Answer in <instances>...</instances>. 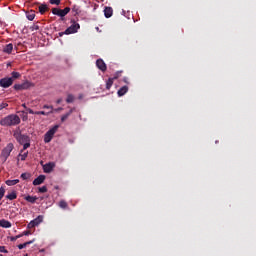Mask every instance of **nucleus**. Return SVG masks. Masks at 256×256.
<instances>
[{
  "instance_id": "nucleus-1",
  "label": "nucleus",
  "mask_w": 256,
  "mask_h": 256,
  "mask_svg": "<svg viewBox=\"0 0 256 256\" xmlns=\"http://www.w3.org/2000/svg\"><path fill=\"white\" fill-rule=\"evenodd\" d=\"M21 124V118L17 114H10L0 120L2 127H13Z\"/></svg>"
},
{
  "instance_id": "nucleus-2",
  "label": "nucleus",
  "mask_w": 256,
  "mask_h": 256,
  "mask_svg": "<svg viewBox=\"0 0 256 256\" xmlns=\"http://www.w3.org/2000/svg\"><path fill=\"white\" fill-rule=\"evenodd\" d=\"M14 150V144L8 143L5 148L1 151L0 159L3 163L7 162L8 158L10 157L12 151Z\"/></svg>"
},
{
  "instance_id": "nucleus-3",
  "label": "nucleus",
  "mask_w": 256,
  "mask_h": 256,
  "mask_svg": "<svg viewBox=\"0 0 256 256\" xmlns=\"http://www.w3.org/2000/svg\"><path fill=\"white\" fill-rule=\"evenodd\" d=\"M58 129H59V125H55L45 133V135H44V143L45 144H49L53 140Z\"/></svg>"
},
{
  "instance_id": "nucleus-4",
  "label": "nucleus",
  "mask_w": 256,
  "mask_h": 256,
  "mask_svg": "<svg viewBox=\"0 0 256 256\" xmlns=\"http://www.w3.org/2000/svg\"><path fill=\"white\" fill-rule=\"evenodd\" d=\"M71 23L72 24L70 25V27H68L64 31L65 35H72L74 33H78L79 29L81 28L80 24L77 23L75 20H72Z\"/></svg>"
},
{
  "instance_id": "nucleus-5",
  "label": "nucleus",
  "mask_w": 256,
  "mask_h": 256,
  "mask_svg": "<svg viewBox=\"0 0 256 256\" xmlns=\"http://www.w3.org/2000/svg\"><path fill=\"white\" fill-rule=\"evenodd\" d=\"M71 11L70 7H65L64 9L60 8H52V14L57 15V17H66L67 14H69Z\"/></svg>"
},
{
  "instance_id": "nucleus-6",
  "label": "nucleus",
  "mask_w": 256,
  "mask_h": 256,
  "mask_svg": "<svg viewBox=\"0 0 256 256\" xmlns=\"http://www.w3.org/2000/svg\"><path fill=\"white\" fill-rule=\"evenodd\" d=\"M14 83V79L10 77H5L0 79V87L3 89L10 88Z\"/></svg>"
},
{
  "instance_id": "nucleus-7",
  "label": "nucleus",
  "mask_w": 256,
  "mask_h": 256,
  "mask_svg": "<svg viewBox=\"0 0 256 256\" xmlns=\"http://www.w3.org/2000/svg\"><path fill=\"white\" fill-rule=\"evenodd\" d=\"M15 139H16V141H17L20 145H23V144H26V143H28V142H31V139H30V137H29L28 135H26V134H21V133L16 134V135H15Z\"/></svg>"
},
{
  "instance_id": "nucleus-8",
  "label": "nucleus",
  "mask_w": 256,
  "mask_h": 256,
  "mask_svg": "<svg viewBox=\"0 0 256 256\" xmlns=\"http://www.w3.org/2000/svg\"><path fill=\"white\" fill-rule=\"evenodd\" d=\"M42 222H43V216L42 215H38L35 219L31 220L28 223L27 228L28 229H33V228L39 226Z\"/></svg>"
},
{
  "instance_id": "nucleus-9",
  "label": "nucleus",
  "mask_w": 256,
  "mask_h": 256,
  "mask_svg": "<svg viewBox=\"0 0 256 256\" xmlns=\"http://www.w3.org/2000/svg\"><path fill=\"white\" fill-rule=\"evenodd\" d=\"M121 72H117L113 78H109L106 82V90H111L114 85V80H118L120 78Z\"/></svg>"
},
{
  "instance_id": "nucleus-10",
  "label": "nucleus",
  "mask_w": 256,
  "mask_h": 256,
  "mask_svg": "<svg viewBox=\"0 0 256 256\" xmlns=\"http://www.w3.org/2000/svg\"><path fill=\"white\" fill-rule=\"evenodd\" d=\"M96 67L101 71V72H106L107 71V64L103 59H97L96 61Z\"/></svg>"
},
{
  "instance_id": "nucleus-11",
  "label": "nucleus",
  "mask_w": 256,
  "mask_h": 256,
  "mask_svg": "<svg viewBox=\"0 0 256 256\" xmlns=\"http://www.w3.org/2000/svg\"><path fill=\"white\" fill-rule=\"evenodd\" d=\"M54 168H55V163L49 162L43 166V171H44V173L49 174L54 170Z\"/></svg>"
},
{
  "instance_id": "nucleus-12",
  "label": "nucleus",
  "mask_w": 256,
  "mask_h": 256,
  "mask_svg": "<svg viewBox=\"0 0 256 256\" xmlns=\"http://www.w3.org/2000/svg\"><path fill=\"white\" fill-rule=\"evenodd\" d=\"M46 180L45 175H39L37 178L33 180V186H39L42 185Z\"/></svg>"
},
{
  "instance_id": "nucleus-13",
  "label": "nucleus",
  "mask_w": 256,
  "mask_h": 256,
  "mask_svg": "<svg viewBox=\"0 0 256 256\" xmlns=\"http://www.w3.org/2000/svg\"><path fill=\"white\" fill-rule=\"evenodd\" d=\"M39 197L32 196V195H26L24 196V200L28 203L35 204L38 201Z\"/></svg>"
},
{
  "instance_id": "nucleus-14",
  "label": "nucleus",
  "mask_w": 256,
  "mask_h": 256,
  "mask_svg": "<svg viewBox=\"0 0 256 256\" xmlns=\"http://www.w3.org/2000/svg\"><path fill=\"white\" fill-rule=\"evenodd\" d=\"M129 92V87L127 85L121 87L118 92L117 95L118 97H123L125 96L127 93Z\"/></svg>"
},
{
  "instance_id": "nucleus-15",
  "label": "nucleus",
  "mask_w": 256,
  "mask_h": 256,
  "mask_svg": "<svg viewBox=\"0 0 256 256\" xmlns=\"http://www.w3.org/2000/svg\"><path fill=\"white\" fill-rule=\"evenodd\" d=\"M0 227L5 228V229H9V228L12 227V223L9 220L1 219L0 220Z\"/></svg>"
},
{
  "instance_id": "nucleus-16",
  "label": "nucleus",
  "mask_w": 256,
  "mask_h": 256,
  "mask_svg": "<svg viewBox=\"0 0 256 256\" xmlns=\"http://www.w3.org/2000/svg\"><path fill=\"white\" fill-rule=\"evenodd\" d=\"M114 10L112 7H105L104 9V15L106 17V19H110V17L113 16Z\"/></svg>"
},
{
  "instance_id": "nucleus-17",
  "label": "nucleus",
  "mask_w": 256,
  "mask_h": 256,
  "mask_svg": "<svg viewBox=\"0 0 256 256\" xmlns=\"http://www.w3.org/2000/svg\"><path fill=\"white\" fill-rule=\"evenodd\" d=\"M14 49V45L12 43L7 44L4 48H3V52L5 54L11 55Z\"/></svg>"
},
{
  "instance_id": "nucleus-18",
  "label": "nucleus",
  "mask_w": 256,
  "mask_h": 256,
  "mask_svg": "<svg viewBox=\"0 0 256 256\" xmlns=\"http://www.w3.org/2000/svg\"><path fill=\"white\" fill-rule=\"evenodd\" d=\"M19 183H20L19 179H13V180L8 179V180L5 181V184L9 187L15 186Z\"/></svg>"
},
{
  "instance_id": "nucleus-19",
  "label": "nucleus",
  "mask_w": 256,
  "mask_h": 256,
  "mask_svg": "<svg viewBox=\"0 0 256 256\" xmlns=\"http://www.w3.org/2000/svg\"><path fill=\"white\" fill-rule=\"evenodd\" d=\"M28 155H29V151H24V150H21L18 157H20V160L21 161H26V159L28 158Z\"/></svg>"
},
{
  "instance_id": "nucleus-20",
  "label": "nucleus",
  "mask_w": 256,
  "mask_h": 256,
  "mask_svg": "<svg viewBox=\"0 0 256 256\" xmlns=\"http://www.w3.org/2000/svg\"><path fill=\"white\" fill-rule=\"evenodd\" d=\"M17 198H18V195L16 191H12L11 193L6 195V199L10 201L16 200Z\"/></svg>"
},
{
  "instance_id": "nucleus-21",
  "label": "nucleus",
  "mask_w": 256,
  "mask_h": 256,
  "mask_svg": "<svg viewBox=\"0 0 256 256\" xmlns=\"http://www.w3.org/2000/svg\"><path fill=\"white\" fill-rule=\"evenodd\" d=\"M48 5L47 4H41L39 7H38V10H39V13L41 15H44L46 13V11H48Z\"/></svg>"
},
{
  "instance_id": "nucleus-22",
  "label": "nucleus",
  "mask_w": 256,
  "mask_h": 256,
  "mask_svg": "<svg viewBox=\"0 0 256 256\" xmlns=\"http://www.w3.org/2000/svg\"><path fill=\"white\" fill-rule=\"evenodd\" d=\"M26 17H27L28 21H34V19L36 17L35 11L31 10L30 12H28L26 14Z\"/></svg>"
},
{
  "instance_id": "nucleus-23",
  "label": "nucleus",
  "mask_w": 256,
  "mask_h": 256,
  "mask_svg": "<svg viewBox=\"0 0 256 256\" xmlns=\"http://www.w3.org/2000/svg\"><path fill=\"white\" fill-rule=\"evenodd\" d=\"M75 102V96L73 94H68L66 98V103L67 104H72Z\"/></svg>"
},
{
  "instance_id": "nucleus-24",
  "label": "nucleus",
  "mask_w": 256,
  "mask_h": 256,
  "mask_svg": "<svg viewBox=\"0 0 256 256\" xmlns=\"http://www.w3.org/2000/svg\"><path fill=\"white\" fill-rule=\"evenodd\" d=\"M72 12L74 13V15H80V13H81L80 6L74 5V6L72 7Z\"/></svg>"
},
{
  "instance_id": "nucleus-25",
  "label": "nucleus",
  "mask_w": 256,
  "mask_h": 256,
  "mask_svg": "<svg viewBox=\"0 0 256 256\" xmlns=\"http://www.w3.org/2000/svg\"><path fill=\"white\" fill-rule=\"evenodd\" d=\"M32 86H33V84H32L31 82H29V81H26V82L22 83V89H23V90H28V89H30Z\"/></svg>"
},
{
  "instance_id": "nucleus-26",
  "label": "nucleus",
  "mask_w": 256,
  "mask_h": 256,
  "mask_svg": "<svg viewBox=\"0 0 256 256\" xmlns=\"http://www.w3.org/2000/svg\"><path fill=\"white\" fill-rule=\"evenodd\" d=\"M20 77H21V74H20L19 72L13 71V72L11 73L10 79H12V80H17V79H19Z\"/></svg>"
},
{
  "instance_id": "nucleus-27",
  "label": "nucleus",
  "mask_w": 256,
  "mask_h": 256,
  "mask_svg": "<svg viewBox=\"0 0 256 256\" xmlns=\"http://www.w3.org/2000/svg\"><path fill=\"white\" fill-rule=\"evenodd\" d=\"M43 109L49 110L48 113L53 114L54 113V107L52 105H43Z\"/></svg>"
},
{
  "instance_id": "nucleus-28",
  "label": "nucleus",
  "mask_w": 256,
  "mask_h": 256,
  "mask_svg": "<svg viewBox=\"0 0 256 256\" xmlns=\"http://www.w3.org/2000/svg\"><path fill=\"white\" fill-rule=\"evenodd\" d=\"M59 207H60L61 209H67V208H68V203H67L65 200H61V201L59 202Z\"/></svg>"
},
{
  "instance_id": "nucleus-29",
  "label": "nucleus",
  "mask_w": 256,
  "mask_h": 256,
  "mask_svg": "<svg viewBox=\"0 0 256 256\" xmlns=\"http://www.w3.org/2000/svg\"><path fill=\"white\" fill-rule=\"evenodd\" d=\"M71 116V113H66L61 116V122L64 123L65 121L68 120V118Z\"/></svg>"
},
{
  "instance_id": "nucleus-30",
  "label": "nucleus",
  "mask_w": 256,
  "mask_h": 256,
  "mask_svg": "<svg viewBox=\"0 0 256 256\" xmlns=\"http://www.w3.org/2000/svg\"><path fill=\"white\" fill-rule=\"evenodd\" d=\"M30 177H31V175H30L29 173H22V174L20 175V178H21L22 180H28Z\"/></svg>"
},
{
  "instance_id": "nucleus-31",
  "label": "nucleus",
  "mask_w": 256,
  "mask_h": 256,
  "mask_svg": "<svg viewBox=\"0 0 256 256\" xmlns=\"http://www.w3.org/2000/svg\"><path fill=\"white\" fill-rule=\"evenodd\" d=\"M22 113L26 114V115H28V113L31 114V115H34L35 111L33 109H31V108H26V112L22 111Z\"/></svg>"
},
{
  "instance_id": "nucleus-32",
  "label": "nucleus",
  "mask_w": 256,
  "mask_h": 256,
  "mask_svg": "<svg viewBox=\"0 0 256 256\" xmlns=\"http://www.w3.org/2000/svg\"><path fill=\"white\" fill-rule=\"evenodd\" d=\"M30 147H31V141L23 143V149L21 151H26Z\"/></svg>"
},
{
  "instance_id": "nucleus-33",
  "label": "nucleus",
  "mask_w": 256,
  "mask_h": 256,
  "mask_svg": "<svg viewBox=\"0 0 256 256\" xmlns=\"http://www.w3.org/2000/svg\"><path fill=\"white\" fill-rule=\"evenodd\" d=\"M6 190L4 187H0V201L4 198Z\"/></svg>"
},
{
  "instance_id": "nucleus-34",
  "label": "nucleus",
  "mask_w": 256,
  "mask_h": 256,
  "mask_svg": "<svg viewBox=\"0 0 256 256\" xmlns=\"http://www.w3.org/2000/svg\"><path fill=\"white\" fill-rule=\"evenodd\" d=\"M14 90L16 91H22L23 90V85L22 84H15L13 86Z\"/></svg>"
},
{
  "instance_id": "nucleus-35",
  "label": "nucleus",
  "mask_w": 256,
  "mask_h": 256,
  "mask_svg": "<svg viewBox=\"0 0 256 256\" xmlns=\"http://www.w3.org/2000/svg\"><path fill=\"white\" fill-rule=\"evenodd\" d=\"M50 5H61V0H49Z\"/></svg>"
},
{
  "instance_id": "nucleus-36",
  "label": "nucleus",
  "mask_w": 256,
  "mask_h": 256,
  "mask_svg": "<svg viewBox=\"0 0 256 256\" xmlns=\"http://www.w3.org/2000/svg\"><path fill=\"white\" fill-rule=\"evenodd\" d=\"M31 31H39L40 29V26L38 24H33L31 27H30Z\"/></svg>"
},
{
  "instance_id": "nucleus-37",
  "label": "nucleus",
  "mask_w": 256,
  "mask_h": 256,
  "mask_svg": "<svg viewBox=\"0 0 256 256\" xmlns=\"http://www.w3.org/2000/svg\"><path fill=\"white\" fill-rule=\"evenodd\" d=\"M47 192H48L47 186L39 187V193H47Z\"/></svg>"
},
{
  "instance_id": "nucleus-38",
  "label": "nucleus",
  "mask_w": 256,
  "mask_h": 256,
  "mask_svg": "<svg viewBox=\"0 0 256 256\" xmlns=\"http://www.w3.org/2000/svg\"><path fill=\"white\" fill-rule=\"evenodd\" d=\"M9 106L8 103L2 102L0 103V111H2L3 109H6Z\"/></svg>"
},
{
  "instance_id": "nucleus-39",
  "label": "nucleus",
  "mask_w": 256,
  "mask_h": 256,
  "mask_svg": "<svg viewBox=\"0 0 256 256\" xmlns=\"http://www.w3.org/2000/svg\"><path fill=\"white\" fill-rule=\"evenodd\" d=\"M0 253L8 254L9 251L6 249L5 246H0Z\"/></svg>"
},
{
  "instance_id": "nucleus-40",
  "label": "nucleus",
  "mask_w": 256,
  "mask_h": 256,
  "mask_svg": "<svg viewBox=\"0 0 256 256\" xmlns=\"http://www.w3.org/2000/svg\"><path fill=\"white\" fill-rule=\"evenodd\" d=\"M34 243H35V239H32V240H29V241L24 242V244H25L26 247L29 246V245H31V244H34Z\"/></svg>"
},
{
  "instance_id": "nucleus-41",
  "label": "nucleus",
  "mask_w": 256,
  "mask_h": 256,
  "mask_svg": "<svg viewBox=\"0 0 256 256\" xmlns=\"http://www.w3.org/2000/svg\"><path fill=\"white\" fill-rule=\"evenodd\" d=\"M34 243H35V239H32V240H29V241L24 242V244H25L26 247L29 246V245H31V244H34Z\"/></svg>"
},
{
  "instance_id": "nucleus-42",
  "label": "nucleus",
  "mask_w": 256,
  "mask_h": 256,
  "mask_svg": "<svg viewBox=\"0 0 256 256\" xmlns=\"http://www.w3.org/2000/svg\"><path fill=\"white\" fill-rule=\"evenodd\" d=\"M26 247H27V246H26L25 243L18 244V249H19V250H23V249H25Z\"/></svg>"
},
{
  "instance_id": "nucleus-43",
  "label": "nucleus",
  "mask_w": 256,
  "mask_h": 256,
  "mask_svg": "<svg viewBox=\"0 0 256 256\" xmlns=\"http://www.w3.org/2000/svg\"><path fill=\"white\" fill-rule=\"evenodd\" d=\"M40 115H42V116H49V115H51V112L40 111Z\"/></svg>"
},
{
  "instance_id": "nucleus-44",
  "label": "nucleus",
  "mask_w": 256,
  "mask_h": 256,
  "mask_svg": "<svg viewBox=\"0 0 256 256\" xmlns=\"http://www.w3.org/2000/svg\"><path fill=\"white\" fill-rule=\"evenodd\" d=\"M18 240V237L17 236H12L11 238H10V241H12V242H15V241H17Z\"/></svg>"
},
{
  "instance_id": "nucleus-45",
  "label": "nucleus",
  "mask_w": 256,
  "mask_h": 256,
  "mask_svg": "<svg viewBox=\"0 0 256 256\" xmlns=\"http://www.w3.org/2000/svg\"><path fill=\"white\" fill-rule=\"evenodd\" d=\"M60 111H63V108H62V107H59V108L53 109V112H60Z\"/></svg>"
},
{
  "instance_id": "nucleus-46",
  "label": "nucleus",
  "mask_w": 256,
  "mask_h": 256,
  "mask_svg": "<svg viewBox=\"0 0 256 256\" xmlns=\"http://www.w3.org/2000/svg\"><path fill=\"white\" fill-rule=\"evenodd\" d=\"M31 234V231H23V236H29Z\"/></svg>"
},
{
  "instance_id": "nucleus-47",
  "label": "nucleus",
  "mask_w": 256,
  "mask_h": 256,
  "mask_svg": "<svg viewBox=\"0 0 256 256\" xmlns=\"http://www.w3.org/2000/svg\"><path fill=\"white\" fill-rule=\"evenodd\" d=\"M23 236H24V233L18 234V235H16V238H17V239H20V238H22Z\"/></svg>"
},
{
  "instance_id": "nucleus-48",
  "label": "nucleus",
  "mask_w": 256,
  "mask_h": 256,
  "mask_svg": "<svg viewBox=\"0 0 256 256\" xmlns=\"http://www.w3.org/2000/svg\"><path fill=\"white\" fill-rule=\"evenodd\" d=\"M58 35H59V37H63L64 35H66V33L65 32H59Z\"/></svg>"
},
{
  "instance_id": "nucleus-49",
  "label": "nucleus",
  "mask_w": 256,
  "mask_h": 256,
  "mask_svg": "<svg viewBox=\"0 0 256 256\" xmlns=\"http://www.w3.org/2000/svg\"><path fill=\"white\" fill-rule=\"evenodd\" d=\"M62 102H63V99L61 98L56 101L57 104H61Z\"/></svg>"
},
{
  "instance_id": "nucleus-50",
  "label": "nucleus",
  "mask_w": 256,
  "mask_h": 256,
  "mask_svg": "<svg viewBox=\"0 0 256 256\" xmlns=\"http://www.w3.org/2000/svg\"><path fill=\"white\" fill-rule=\"evenodd\" d=\"M22 107H23L25 110L28 109V107H27V105H26L25 103L22 104Z\"/></svg>"
},
{
  "instance_id": "nucleus-51",
  "label": "nucleus",
  "mask_w": 256,
  "mask_h": 256,
  "mask_svg": "<svg viewBox=\"0 0 256 256\" xmlns=\"http://www.w3.org/2000/svg\"><path fill=\"white\" fill-rule=\"evenodd\" d=\"M34 115H41V111H35Z\"/></svg>"
},
{
  "instance_id": "nucleus-52",
  "label": "nucleus",
  "mask_w": 256,
  "mask_h": 256,
  "mask_svg": "<svg viewBox=\"0 0 256 256\" xmlns=\"http://www.w3.org/2000/svg\"><path fill=\"white\" fill-rule=\"evenodd\" d=\"M74 108H72V109H70V111L68 112V113H70V115H72L73 114V112H74Z\"/></svg>"
},
{
  "instance_id": "nucleus-53",
  "label": "nucleus",
  "mask_w": 256,
  "mask_h": 256,
  "mask_svg": "<svg viewBox=\"0 0 256 256\" xmlns=\"http://www.w3.org/2000/svg\"><path fill=\"white\" fill-rule=\"evenodd\" d=\"M28 119V115L23 116V121H26Z\"/></svg>"
},
{
  "instance_id": "nucleus-54",
  "label": "nucleus",
  "mask_w": 256,
  "mask_h": 256,
  "mask_svg": "<svg viewBox=\"0 0 256 256\" xmlns=\"http://www.w3.org/2000/svg\"><path fill=\"white\" fill-rule=\"evenodd\" d=\"M23 256H29L28 254H25V255H23Z\"/></svg>"
},
{
  "instance_id": "nucleus-55",
  "label": "nucleus",
  "mask_w": 256,
  "mask_h": 256,
  "mask_svg": "<svg viewBox=\"0 0 256 256\" xmlns=\"http://www.w3.org/2000/svg\"><path fill=\"white\" fill-rule=\"evenodd\" d=\"M2 205V203L0 202V206Z\"/></svg>"
},
{
  "instance_id": "nucleus-56",
  "label": "nucleus",
  "mask_w": 256,
  "mask_h": 256,
  "mask_svg": "<svg viewBox=\"0 0 256 256\" xmlns=\"http://www.w3.org/2000/svg\"><path fill=\"white\" fill-rule=\"evenodd\" d=\"M0 256H3V254H0Z\"/></svg>"
}]
</instances>
